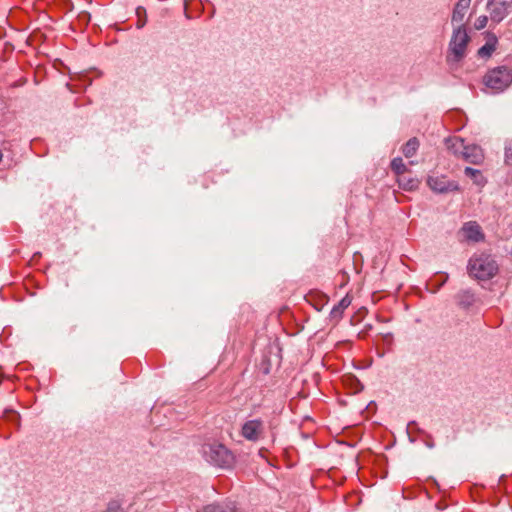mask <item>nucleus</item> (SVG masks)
Segmentation results:
<instances>
[{
	"mask_svg": "<svg viewBox=\"0 0 512 512\" xmlns=\"http://www.w3.org/2000/svg\"><path fill=\"white\" fill-rule=\"evenodd\" d=\"M469 42L470 37L466 27L464 25H458V27L453 30L448 46L446 61L449 65L457 64L465 58Z\"/></svg>",
	"mask_w": 512,
	"mask_h": 512,
	"instance_id": "obj_1",
	"label": "nucleus"
},
{
	"mask_svg": "<svg viewBox=\"0 0 512 512\" xmlns=\"http://www.w3.org/2000/svg\"><path fill=\"white\" fill-rule=\"evenodd\" d=\"M468 271L470 276L485 281L497 274L498 264L490 255H475L469 260Z\"/></svg>",
	"mask_w": 512,
	"mask_h": 512,
	"instance_id": "obj_2",
	"label": "nucleus"
},
{
	"mask_svg": "<svg viewBox=\"0 0 512 512\" xmlns=\"http://www.w3.org/2000/svg\"><path fill=\"white\" fill-rule=\"evenodd\" d=\"M202 452L208 462L218 467H228L233 461L232 453L222 444L203 445Z\"/></svg>",
	"mask_w": 512,
	"mask_h": 512,
	"instance_id": "obj_3",
	"label": "nucleus"
},
{
	"mask_svg": "<svg viewBox=\"0 0 512 512\" xmlns=\"http://www.w3.org/2000/svg\"><path fill=\"white\" fill-rule=\"evenodd\" d=\"M512 83V74L505 67H497L484 77V84L493 92H502Z\"/></svg>",
	"mask_w": 512,
	"mask_h": 512,
	"instance_id": "obj_4",
	"label": "nucleus"
},
{
	"mask_svg": "<svg viewBox=\"0 0 512 512\" xmlns=\"http://www.w3.org/2000/svg\"><path fill=\"white\" fill-rule=\"evenodd\" d=\"M452 146L455 147V153H458V148H462L460 154L462 158L474 165H479L484 159L483 150L477 145H464V141L461 138H454L450 140Z\"/></svg>",
	"mask_w": 512,
	"mask_h": 512,
	"instance_id": "obj_5",
	"label": "nucleus"
},
{
	"mask_svg": "<svg viewBox=\"0 0 512 512\" xmlns=\"http://www.w3.org/2000/svg\"><path fill=\"white\" fill-rule=\"evenodd\" d=\"M427 185L436 193H449L459 191V185L455 181H451L445 175L433 174L428 176Z\"/></svg>",
	"mask_w": 512,
	"mask_h": 512,
	"instance_id": "obj_6",
	"label": "nucleus"
},
{
	"mask_svg": "<svg viewBox=\"0 0 512 512\" xmlns=\"http://www.w3.org/2000/svg\"><path fill=\"white\" fill-rule=\"evenodd\" d=\"M265 432V425L262 419H250L243 423L241 427V435L248 441H259Z\"/></svg>",
	"mask_w": 512,
	"mask_h": 512,
	"instance_id": "obj_7",
	"label": "nucleus"
},
{
	"mask_svg": "<svg viewBox=\"0 0 512 512\" xmlns=\"http://www.w3.org/2000/svg\"><path fill=\"white\" fill-rule=\"evenodd\" d=\"M512 6V0H488L487 9L491 21L500 23L508 15Z\"/></svg>",
	"mask_w": 512,
	"mask_h": 512,
	"instance_id": "obj_8",
	"label": "nucleus"
},
{
	"mask_svg": "<svg viewBox=\"0 0 512 512\" xmlns=\"http://www.w3.org/2000/svg\"><path fill=\"white\" fill-rule=\"evenodd\" d=\"M464 237L468 241L480 242L484 240V234L480 225L475 221L467 222L461 229Z\"/></svg>",
	"mask_w": 512,
	"mask_h": 512,
	"instance_id": "obj_9",
	"label": "nucleus"
},
{
	"mask_svg": "<svg viewBox=\"0 0 512 512\" xmlns=\"http://www.w3.org/2000/svg\"><path fill=\"white\" fill-rule=\"evenodd\" d=\"M471 0H458L456 3L453 13H452V23L463 25L462 22L465 18V15L470 7Z\"/></svg>",
	"mask_w": 512,
	"mask_h": 512,
	"instance_id": "obj_10",
	"label": "nucleus"
},
{
	"mask_svg": "<svg viewBox=\"0 0 512 512\" xmlns=\"http://www.w3.org/2000/svg\"><path fill=\"white\" fill-rule=\"evenodd\" d=\"M351 302H352V299L349 296V294H347L345 297H343L339 301V303L337 305H335L332 308V310L330 312L331 317L333 319L339 320L342 317L344 310L350 306Z\"/></svg>",
	"mask_w": 512,
	"mask_h": 512,
	"instance_id": "obj_11",
	"label": "nucleus"
},
{
	"mask_svg": "<svg viewBox=\"0 0 512 512\" xmlns=\"http://www.w3.org/2000/svg\"><path fill=\"white\" fill-rule=\"evenodd\" d=\"M203 512H235V506L231 502L211 504L204 507Z\"/></svg>",
	"mask_w": 512,
	"mask_h": 512,
	"instance_id": "obj_12",
	"label": "nucleus"
},
{
	"mask_svg": "<svg viewBox=\"0 0 512 512\" xmlns=\"http://www.w3.org/2000/svg\"><path fill=\"white\" fill-rule=\"evenodd\" d=\"M399 187L406 191H413L418 188L419 180L417 178L407 177L405 175L398 177Z\"/></svg>",
	"mask_w": 512,
	"mask_h": 512,
	"instance_id": "obj_13",
	"label": "nucleus"
},
{
	"mask_svg": "<svg viewBox=\"0 0 512 512\" xmlns=\"http://www.w3.org/2000/svg\"><path fill=\"white\" fill-rule=\"evenodd\" d=\"M464 173L466 176L471 178L476 185L484 186L486 184V179L484 178L480 170L471 167H466Z\"/></svg>",
	"mask_w": 512,
	"mask_h": 512,
	"instance_id": "obj_14",
	"label": "nucleus"
},
{
	"mask_svg": "<svg viewBox=\"0 0 512 512\" xmlns=\"http://www.w3.org/2000/svg\"><path fill=\"white\" fill-rule=\"evenodd\" d=\"M419 148V141L417 138L413 137L409 139L406 144L402 148V153L406 158H410L414 156Z\"/></svg>",
	"mask_w": 512,
	"mask_h": 512,
	"instance_id": "obj_15",
	"label": "nucleus"
},
{
	"mask_svg": "<svg viewBox=\"0 0 512 512\" xmlns=\"http://www.w3.org/2000/svg\"><path fill=\"white\" fill-rule=\"evenodd\" d=\"M497 44L496 37H491L488 41L478 50V55L480 57H490L491 54L495 51Z\"/></svg>",
	"mask_w": 512,
	"mask_h": 512,
	"instance_id": "obj_16",
	"label": "nucleus"
},
{
	"mask_svg": "<svg viewBox=\"0 0 512 512\" xmlns=\"http://www.w3.org/2000/svg\"><path fill=\"white\" fill-rule=\"evenodd\" d=\"M391 170L398 176L401 177L407 171V167L404 164L401 157H396L391 161L390 164Z\"/></svg>",
	"mask_w": 512,
	"mask_h": 512,
	"instance_id": "obj_17",
	"label": "nucleus"
},
{
	"mask_svg": "<svg viewBox=\"0 0 512 512\" xmlns=\"http://www.w3.org/2000/svg\"><path fill=\"white\" fill-rule=\"evenodd\" d=\"M458 301L461 306L469 307L474 301V296L470 290H463L458 296Z\"/></svg>",
	"mask_w": 512,
	"mask_h": 512,
	"instance_id": "obj_18",
	"label": "nucleus"
},
{
	"mask_svg": "<svg viewBox=\"0 0 512 512\" xmlns=\"http://www.w3.org/2000/svg\"><path fill=\"white\" fill-rule=\"evenodd\" d=\"M505 163L512 165V140L507 141L505 145Z\"/></svg>",
	"mask_w": 512,
	"mask_h": 512,
	"instance_id": "obj_19",
	"label": "nucleus"
},
{
	"mask_svg": "<svg viewBox=\"0 0 512 512\" xmlns=\"http://www.w3.org/2000/svg\"><path fill=\"white\" fill-rule=\"evenodd\" d=\"M487 22H488L487 16H485V15L479 16L474 23V27L476 30H481L486 27Z\"/></svg>",
	"mask_w": 512,
	"mask_h": 512,
	"instance_id": "obj_20",
	"label": "nucleus"
},
{
	"mask_svg": "<svg viewBox=\"0 0 512 512\" xmlns=\"http://www.w3.org/2000/svg\"><path fill=\"white\" fill-rule=\"evenodd\" d=\"M105 512H123V510L118 503L111 502V503H109Z\"/></svg>",
	"mask_w": 512,
	"mask_h": 512,
	"instance_id": "obj_21",
	"label": "nucleus"
},
{
	"mask_svg": "<svg viewBox=\"0 0 512 512\" xmlns=\"http://www.w3.org/2000/svg\"><path fill=\"white\" fill-rule=\"evenodd\" d=\"M428 446H429L430 448H433V444H432V442H429Z\"/></svg>",
	"mask_w": 512,
	"mask_h": 512,
	"instance_id": "obj_22",
	"label": "nucleus"
},
{
	"mask_svg": "<svg viewBox=\"0 0 512 512\" xmlns=\"http://www.w3.org/2000/svg\"><path fill=\"white\" fill-rule=\"evenodd\" d=\"M428 446H429L430 448H433V444H432V442H429Z\"/></svg>",
	"mask_w": 512,
	"mask_h": 512,
	"instance_id": "obj_23",
	"label": "nucleus"
},
{
	"mask_svg": "<svg viewBox=\"0 0 512 512\" xmlns=\"http://www.w3.org/2000/svg\"><path fill=\"white\" fill-rule=\"evenodd\" d=\"M144 23L138 25L139 28L143 27Z\"/></svg>",
	"mask_w": 512,
	"mask_h": 512,
	"instance_id": "obj_24",
	"label": "nucleus"
}]
</instances>
